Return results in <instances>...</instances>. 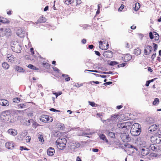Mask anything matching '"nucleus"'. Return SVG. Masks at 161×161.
Here are the masks:
<instances>
[{
    "mask_svg": "<svg viewBox=\"0 0 161 161\" xmlns=\"http://www.w3.org/2000/svg\"><path fill=\"white\" fill-rule=\"evenodd\" d=\"M130 129V133L132 136H139L142 132L141 127L140 125L135 123L133 125Z\"/></svg>",
    "mask_w": 161,
    "mask_h": 161,
    "instance_id": "obj_1",
    "label": "nucleus"
},
{
    "mask_svg": "<svg viewBox=\"0 0 161 161\" xmlns=\"http://www.w3.org/2000/svg\"><path fill=\"white\" fill-rule=\"evenodd\" d=\"M10 114L9 110L3 111L0 114L1 119L7 123H12L13 120L11 119V117Z\"/></svg>",
    "mask_w": 161,
    "mask_h": 161,
    "instance_id": "obj_2",
    "label": "nucleus"
},
{
    "mask_svg": "<svg viewBox=\"0 0 161 161\" xmlns=\"http://www.w3.org/2000/svg\"><path fill=\"white\" fill-rule=\"evenodd\" d=\"M132 123L130 121L119 123L117 125L119 128L127 129L129 126H131Z\"/></svg>",
    "mask_w": 161,
    "mask_h": 161,
    "instance_id": "obj_3",
    "label": "nucleus"
},
{
    "mask_svg": "<svg viewBox=\"0 0 161 161\" xmlns=\"http://www.w3.org/2000/svg\"><path fill=\"white\" fill-rule=\"evenodd\" d=\"M120 137L122 140L125 142H129L131 140V138L129 135L126 133L121 134Z\"/></svg>",
    "mask_w": 161,
    "mask_h": 161,
    "instance_id": "obj_4",
    "label": "nucleus"
},
{
    "mask_svg": "<svg viewBox=\"0 0 161 161\" xmlns=\"http://www.w3.org/2000/svg\"><path fill=\"white\" fill-rule=\"evenodd\" d=\"M49 116L47 115H42L40 118V120L43 122H52L53 119L52 118L51 120L49 119Z\"/></svg>",
    "mask_w": 161,
    "mask_h": 161,
    "instance_id": "obj_5",
    "label": "nucleus"
},
{
    "mask_svg": "<svg viewBox=\"0 0 161 161\" xmlns=\"http://www.w3.org/2000/svg\"><path fill=\"white\" fill-rule=\"evenodd\" d=\"M144 54L145 55H149L153 50L152 47L150 45H147L144 47Z\"/></svg>",
    "mask_w": 161,
    "mask_h": 161,
    "instance_id": "obj_6",
    "label": "nucleus"
},
{
    "mask_svg": "<svg viewBox=\"0 0 161 161\" xmlns=\"http://www.w3.org/2000/svg\"><path fill=\"white\" fill-rule=\"evenodd\" d=\"M12 50L14 52L17 53H20L21 50V46L19 44H18L17 45H15L14 46H11Z\"/></svg>",
    "mask_w": 161,
    "mask_h": 161,
    "instance_id": "obj_7",
    "label": "nucleus"
},
{
    "mask_svg": "<svg viewBox=\"0 0 161 161\" xmlns=\"http://www.w3.org/2000/svg\"><path fill=\"white\" fill-rule=\"evenodd\" d=\"M113 53L111 51L108 50L104 52L103 53V56L108 58H111L113 57Z\"/></svg>",
    "mask_w": 161,
    "mask_h": 161,
    "instance_id": "obj_8",
    "label": "nucleus"
},
{
    "mask_svg": "<svg viewBox=\"0 0 161 161\" xmlns=\"http://www.w3.org/2000/svg\"><path fill=\"white\" fill-rule=\"evenodd\" d=\"M104 133L107 135L109 136L110 137L113 138H115V133L110 131L109 130H105Z\"/></svg>",
    "mask_w": 161,
    "mask_h": 161,
    "instance_id": "obj_9",
    "label": "nucleus"
},
{
    "mask_svg": "<svg viewBox=\"0 0 161 161\" xmlns=\"http://www.w3.org/2000/svg\"><path fill=\"white\" fill-rule=\"evenodd\" d=\"M158 126L159 125H158V124L152 125L148 128V132H151L154 131L157 129Z\"/></svg>",
    "mask_w": 161,
    "mask_h": 161,
    "instance_id": "obj_10",
    "label": "nucleus"
},
{
    "mask_svg": "<svg viewBox=\"0 0 161 161\" xmlns=\"http://www.w3.org/2000/svg\"><path fill=\"white\" fill-rule=\"evenodd\" d=\"M55 153V150L53 148L51 147H49L47 150V155L51 156L53 155Z\"/></svg>",
    "mask_w": 161,
    "mask_h": 161,
    "instance_id": "obj_11",
    "label": "nucleus"
},
{
    "mask_svg": "<svg viewBox=\"0 0 161 161\" xmlns=\"http://www.w3.org/2000/svg\"><path fill=\"white\" fill-rule=\"evenodd\" d=\"M16 34L17 36L20 37H22L25 36V31L22 29H19L16 32Z\"/></svg>",
    "mask_w": 161,
    "mask_h": 161,
    "instance_id": "obj_12",
    "label": "nucleus"
},
{
    "mask_svg": "<svg viewBox=\"0 0 161 161\" xmlns=\"http://www.w3.org/2000/svg\"><path fill=\"white\" fill-rule=\"evenodd\" d=\"M62 143L63 145L64 144L66 145L67 143V140L66 138L64 137H62L61 138H59L55 142V143Z\"/></svg>",
    "mask_w": 161,
    "mask_h": 161,
    "instance_id": "obj_13",
    "label": "nucleus"
},
{
    "mask_svg": "<svg viewBox=\"0 0 161 161\" xmlns=\"http://www.w3.org/2000/svg\"><path fill=\"white\" fill-rule=\"evenodd\" d=\"M8 132L10 135L13 136H16L17 134V131L13 129H10L8 130Z\"/></svg>",
    "mask_w": 161,
    "mask_h": 161,
    "instance_id": "obj_14",
    "label": "nucleus"
},
{
    "mask_svg": "<svg viewBox=\"0 0 161 161\" xmlns=\"http://www.w3.org/2000/svg\"><path fill=\"white\" fill-rule=\"evenodd\" d=\"M14 145L13 143L7 142L5 144L6 147L9 149L12 150L14 148Z\"/></svg>",
    "mask_w": 161,
    "mask_h": 161,
    "instance_id": "obj_15",
    "label": "nucleus"
},
{
    "mask_svg": "<svg viewBox=\"0 0 161 161\" xmlns=\"http://www.w3.org/2000/svg\"><path fill=\"white\" fill-rule=\"evenodd\" d=\"M9 104L8 102L4 99H1L0 100V104L3 106H7Z\"/></svg>",
    "mask_w": 161,
    "mask_h": 161,
    "instance_id": "obj_16",
    "label": "nucleus"
},
{
    "mask_svg": "<svg viewBox=\"0 0 161 161\" xmlns=\"http://www.w3.org/2000/svg\"><path fill=\"white\" fill-rule=\"evenodd\" d=\"M14 68L15 70L18 72L25 73V69L22 67L19 66H15L14 67Z\"/></svg>",
    "mask_w": 161,
    "mask_h": 161,
    "instance_id": "obj_17",
    "label": "nucleus"
},
{
    "mask_svg": "<svg viewBox=\"0 0 161 161\" xmlns=\"http://www.w3.org/2000/svg\"><path fill=\"white\" fill-rule=\"evenodd\" d=\"M10 21L7 19L0 16V22L3 24H8Z\"/></svg>",
    "mask_w": 161,
    "mask_h": 161,
    "instance_id": "obj_18",
    "label": "nucleus"
},
{
    "mask_svg": "<svg viewBox=\"0 0 161 161\" xmlns=\"http://www.w3.org/2000/svg\"><path fill=\"white\" fill-rule=\"evenodd\" d=\"M149 153V150L147 148L146 149L142 148V149L141 154L143 156H145L148 155Z\"/></svg>",
    "mask_w": 161,
    "mask_h": 161,
    "instance_id": "obj_19",
    "label": "nucleus"
},
{
    "mask_svg": "<svg viewBox=\"0 0 161 161\" xmlns=\"http://www.w3.org/2000/svg\"><path fill=\"white\" fill-rule=\"evenodd\" d=\"M4 32L5 36H10L11 35V31L9 28H6L4 29Z\"/></svg>",
    "mask_w": 161,
    "mask_h": 161,
    "instance_id": "obj_20",
    "label": "nucleus"
},
{
    "mask_svg": "<svg viewBox=\"0 0 161 161\" xmlns=\"http://www.w3.org/2000/svg\"><path fill=\"white\" fill-rule=\"evenodd\" d=\"M57 146V147L60 150H63L65 147L66 145L65 144H63L62 143H55Z\"/></svg>",
    "mask_w": 161,
    "mask_h": 161,
    "instance_id": "obj_21",
    "label": "nucleus"
},
{
    "mask_svg": "<svg viewBox=\"0 0 161 161\" xmlns=\"http://www.w3.org/2000/svg\"><path fill=\"white\" fill-rule=\"evenodd\" d=\"M26 103H21L16 105V108H24L27 107Z\"/></svg>",
    "mask_w": 161,
    "mask_h": 161,
    "instance_id": "obj_22",
    "label": "nucleus"
},
{
    "mask_svg": "<svg viewBox=\"0 0 161 161\" xmlns=\"http://www.w3.org/2000/svg\"><path fill=\"white\" fill-rule=\"evenodd\" d=\"M131 58V56L128 54L125 55L124 59L123 60L125 62H127L130 60Z\"/></svg>",
    "mask_w": 161,
    "mask_h": 161,
    "instance_id": "obj_23",
    "label": "nucleus"
},
{
    "mask_svg": "<svg viewBox=\"0 0 161 161\" xmlns=\"http://www.w3.org/2000/svg\"><path fill=\"white\" fill-rule=\"evenodd\" d=\"M141 53V50L139 48L137 47L135 49L134 51V54L135 55H139Z\"/></svg>",
    "mask_w": 161,
    "mask_h": 161,
    "instance_id": "obj_24",
    "label": "nucleus"
},
{
    "mask_svg": "<svg viewBox=\"0 0 161 161\" xmlns=\"http://www.w3.org/2000/svg\"><path fill=\"white\" fill-rule=\"evenodd\" d=\"M46 21V19L45 18L42 16L41 17H40L39 19H38L37 21V23H41L43 22H45Z\"/></svg>",
    "mask_w": 161,
    "mask_h": 161,
    "instance_id": "obj_25",
    "label": "nucleus"
},
{
    "mask_svg": "<svg viewBox=\"0 0 161 161\" xmlns=\"http://www.w3.org/2000/svg\"><path fill=\"white\" fill-rule=\"evenodd\" d=\"M99 137L101 139L105 141L106 142H108V140L107 139L106 136L103 134H100Z\"/></svg>",
    "mask_w": 161,
    "mask_h": 161,
    "instance_id": "obj_26",
    "label": "nucleus"
},
{
    "mask_svg": "<svg viewBox=\"0 0 161 161\" xmlns=\"http://www.w3.org/2000/svg\"><path fill=\"white\" fill-rule=\"evenodd\" d=\"M147 121L149 124H152L154 122V119L151 117H148L147 119Z\"/></svg>",
    "mask_w": 161,
    "mask_h": 161,
    "instance_id": "obj_27",
    "label": "nucleus"
},
{
    "mask_svg": "<svg viewBox=\"0 0 161 161\" xmlns=\"http://www.w3.org/2000/svg\"><path fill=\"white\" fill-rule=\"evenodd\" d=\"M153 33L154 35H155L154 37V42H156V41H158V40L159 38V35L155 31H153Z\"/></svg>",
    "mask_w": 161,
    "mask_h": 161,
    "instance_id": "obj_28",
    "label": "nucleus"
},
{
    "mask_svg": "<svg viewBox=\"0 0 161 161\" xmlns=\"http://www.w3.org/2000/svg\"><path fill=\"white\" fill-rule=\"evenodd\" d=\"M133 7L134 8L135 10H138L141 7V5L140 3H136L133 5Z\"/></svg>",
    "mask_w": 161,
    "mask_h": 161,
    "instance_id": "obj_29",
    "label": "nucleus"
},
{
    "mask_svg": "<svg viewBox=\"0 0 161 161\" xmlns=\"http://www.w3.org/2000/svg\"><path fill=\"white\" fill-rule=\"evenodd\" d=\"M119 63L115 61H108V65L111 66H114L115 65H116L118 64Z\"/></svg>",
    "mask_w": 161,
    "mask_h": 161,
    "instance_id": "obj_30",
    "label": "nucleus"
},
{
    "mask_svg": "<svg viewBox=\"0 0 161 161\" xmlns=\"http://www.w3.org/2000/svg\"><path fill=\"white\" fill-rule=\"evenodd\" d=\"M118 116L119 115L118 114H114L112 115L110 118L112 121L113 122L114 121H115V120L117 119H118Z\"/></svg>",
    "mask_w": 161,
    "mask_h": 161,
    "instance_id": "obj_31",
    "label": "nucleus"
},
{
    "mask_svg": "<svg viewBox=\"0 0 161 161\" xmlns=\"http://www.w3.org/2000/svg\"><path fill=\"white\" fill-rule=\"evenodd\" d=\"M147 148L149 150H152L153 151H155V150L156 149V147L153 144H150L148 147H147Z\"/></svg>",
    "mask_w": 161,
    "mask_h": 161,
    "instance_id": "obj_32",
    "label": "nucleus"
},
{
    "mask_svg": "<svg viewBox=\"0 0 161 161\" xmlns=\"http://www.w3.org/2000/svg\"><path fill=\"white\" fill-rule=\"evenodd\" d=\"M2 67L4 69H8L9 65L7 62H4L2 64Z\"/></svg>",
    "mask_w": 161,
    "mask_h": 161,
    "instance_id": "obj_33",
    "label": "nucleus"
},
{
    "mask_svg": "<svg viewBox=\"0 0 161 161\" xmlns=\"http://www.w3.org/2000/svg\"><path fill=\"white\" fill-rule=\"evenodd\" d=\"M5 36L4 29L3 28H1L0 29V37H3Z\"/></svg>",
    "mask_w": 161,
    "mask_h": 161,
    "instance_id": "obj_34",
    "label": "nucleus"
},
{
    "mask_svg": "<svg viewBox=\"0 0 161 161\" xmlns=\"http://www.w3.org/2000/svg\"><path fill=\"white\" fill-rule=\"evenodd\" d=\"M58 130H63L64 129L65 126L64 125L62 124L58 125L57 126Z\"/></svg>",
    "mask_w": 161,
    "mask_h": 161,
    "instance_id": "obj_35",
    "label": "nucleus"
},
{
    "mask_svg": "<svg viewBox=\"0 0 161 161\" xmlns=\"http://www.w3.org/2000/svg\"><path fill=\"white\" fill-rule=\"evenodd\" d=\"M72 145L76 148H78L80 147V144L78 142H76L73 143Z\"/></svg>",
    "mask_w": 161,
    "mask_h": 161,
    "instance_id": "obj_36",
    "label": "nucleus"
},
{
    "mask_svg": "<svg viewBox=\"0 0 161 161\" xmlns=\"http://www.w3.org/2000/svg\"><path fill=\"white\" fill-rule=\"evenodd\" d=\"M157 139L155 142H153L154 144H159L161 143V137L160 136H157Z\"/></svg>",
    "mask_w": 161,
    "mask_h": 161,
    "instance_id": "obj_37",
    "label": "nucleus"
},
{
    "mask_svg": "<svg viewBox=\"0 0 161 161\" xmlns=\"http://www.w3.org/2000/svg\"><path fill=\"white\" fill-rule=\"evenodd\" d=\"M159 103V99L158 98H155L153 102V104L154 105H157Z\"/></svg>",
    "mask_w": 161,
    "mask_h": 161,
    "instance_id": "obj_38",
    "label": "nucleus"
},
{
    "mask_svg": "<svg viewBox=\"0 0 161 161\" xmlns=\"http://www.w3.org/2000/svg\"><path fill=\"white\" fill-rule=\"evenodd\" d=\"M20 100L19 97H16L13 98V101L14 103H18L20 102Z\"/></svg>",
    "mask_w": 161,
    "mask_h": 161,
    "instance_id": "obj_39",
    "label": "nucleus"
},
{
    "mask_svg": "<svg viewBox=\"0 0 161 161\" xmlns=\"http://www.w3.org/2000/svg\"><path fill=\"white\" fill-rule=\"evenodd\" d=\"M101 120L103 123L105 122V123H107L108 124V123H113V122L112 121L111 118L108 119L107 120H102L101 118Z\"/></svg>",
    "mask_w": 161,
    "mask_h": 161,
    "instance_id": "obj_40",
    "label": "nucleus"
},
{
    "mask_svg": "<svg viewBox=\"0 0 161 161\" xmlns=\"http://www.w3.org/2000/svg\"><path fill=\"white\" fill-rule=\"evenodd\" d=\"M55 1H54L53 3H51V6H49L51 9H52L51 7H52L53 9H54V10H57V9L55 7Z\"/></svg>",
    "mask_w": 161,
    "mask_h": 161,
    "instance_id": "obj_41",
    "label": "nucleus"
},
{
    "mask_svg": "<svg viewBox=\"0 0 161 161\" xmlns=\"http://www.w3.org/2000/svg\"><path fill=\"white\" fill-rule=\"evenodd\" d=\"M38 138L39 139V141H40L41 142H44V140L43 137L42 135H38Z\"/></svg>",
    "mask_w": 161,
    "mask_h": 161,
    "instance_id": "obj_42",
    "label": "nucleus"
},
{
    "mask_svg": "<svg viewBox=\"0 0 161 161\" xmlns=\"http://www.w3.org/2000/svg\"><path fill=\"white\" fill-rule=\"evenodd\" d=\"M157 136H152L151 137L150 140L151 142L153 143V142H155L156 139H157Z\"/></svg>",
    "mask_w": 161,
    "mask_h": 161,
    "instance_id": "obj_43",
    "label": "nucleus"
},
{
    "mask_svg": "<svg viewBox=\"0 0 161 161\" xmlns=\"http://www.w3.org/2000/svg\"><path fill=\"white\" fill-rule=\"evenodd\" d=\"M42 65L46 69H48L50 66V64L47 63H43Z\"/></svg>",
    "mask_w": 161,
    "mask_h": 161,
    "instance_id": "obj_44",
    "label": "nucleus"
},
{
    "mask_svg": "<svg viewBox=\"0 0 161 161\" xmlns=\"http://www.w3.org/2000/svg\"><path fill=\"white\" fill-rule=\"evenodd\" d=\"M89 105L91 106L92 107H97V104L95 103L94 102H93L88 101Z\"/></svg>",
    "mask_w": 161,
    "mask_h": 161,
    "instance_id": "obj_45",
    "label": "nucleus"
},
{
    "mask_svg": "<svg viewBox=\"0 0 161 161\" xmlns=\"http://www.w3.org/2000/svg\"><path fill=\"white\" fill-rule=\"evenodd\" d=\"M64 3L67 5L70 4L73 2L72 0H64Z\"/></svg>",
    "mask_w": 161,
    "mask_h": 161,
    "instance_id": "obj_46",
    "label": "nucleus"
},
{
    "mask_svg": "<svg viewBox=\"0 0 161 161\" xmlns=\"http://www.w3.org/2000/svg\"><path fill=\"white\" fill-rule=\"evenodd\" d=\"M153 51L154 52H156V51L158 48V45L154 43H153Z\"/></svg>",
    "mask_w": 161,
    "mask_h": 161,
    "instance_id": "obj_47",
    "label": "nucleus"
},
{
    "mask_svg": "<svg viewBox=\"0 0 161 161\" xmlns=\"http://www.w3.org/2000/svg\"><path fill=\"white\" fill-rule=\"evenodd\" d=\"M86 71H89V72H95V73H101V71H98L97 70H91L86 69L85 71V72H86Z\"/></svg>",
    "mask_w": 161,
    "mask_h": 161,
    "instance_id": "obj_48",
    "label": "nucleus"
},
{
    "mask_svg": "<svg viewBox=\"0 0 161 161\" xmlns=\"http://www.w3.org/2000/svg\"><path fill=\"white\" fill-rule=\"evenodd\" d=\"M154 35L153 32H152L151 31H150V32H149V38L150 39H151L152 40L153 39L154 37Z\"/></svg>",
    "mask_w": 161,
    "mask_h": 161,
    "instance_id": "obj_49",
    "label": "nucleus"
},
{
    "mask_svg": "<svg viewBox=\"0 0 161 161\" xmlns=\"http://www.w3.org/2000/svg\"><path fill=\"white\" fill-rule=\"evenodd\" d=\"M19 149L21 151H23V150L28 151L29 150V149L26 148L24 146H20Z\"/></svg>",
    "mask_w": 161,
    "mask_h": 161,
    "instance_id": "obj_50",
    "label": "nucleus"
},
{
    "mask_svg": "<svg viewBox=\"0 0 161 161\" xmlns=\"http://www.w3.org/2000/svg\"><path fill=\"white\" fill-rule=\"evenodd\" d=\"M127 63H124L118 65V67L119 68L120 67H123L125 66L126 64Z\"/></svg>",
    "mask_w": 161,
    "mask_h": 161,
    "instance_id": "obj_51",
    "label": "nucleus"
},
{
    "mask_svg": "<svg viewBox=\"0 0 161 161\" xmlns=\"http://www.w3.org/2000/svg\"><path fill=\"white\" fill-rule=\"evenodd\" d=\"M62 93V92H55L54 93V94L55 95L56 97H57L58 96L61 95Z\"/></svg>",
    "mask_w": 161,
    "mask_h": 161,
    "instance_id": "obj_52",
    "label": "nucleus"
},
{
    "mask_svg": "<svg viewBox=\"0 0 161 161\" xmlns=\"http://www.w3.org/2000/svg\"><path fill=\"white\" fill-rule=\"evenodd\" d=\"M31 139V137L30 136H27L26 137V142H30V141Z\"/></svg>",
    "mask_w": 161,
    "mask_h": 161,
    "instance_id": "obj_53",
    "label": "nucleus"
},
{
    "mask_svg": "<svg viewBox=\"0 0 161 161\" xmlns=\"http://www.w3.org/2000/svg\"><path fill=\"white\" fill-rule=\"evenodd\" d=\"M53 70L55 71H56L57 73H59V70L58 69L57 67H53Z\"/></svg>",
    "mask_w": 161,
    "mask_h": 161,
    "instance_id": "obj_54",
    "label": "nucleus"
},
{
    "mask_svg": "<svg viewBox=\"0 0 161 161\" xmlns=\"http://www.w3.org/2000/svg\"><path fill=\"white\" fill-rule=\"evenodd\" d=\"M130 148H131L132 149L133 148V149H135L136 151H137L138 150V149L136 146H134V145H131V144L130 145Z\"/></svg>",
    "mask_w": 161,
    "mask_h": 161,
    "instance_id": "obj_55",
    "label": "nucleus"
},
{
    "mask_svg": "<svg viewBox=\"0 0 161 161\" xmlns=\"http://www.w3.org/2000/svg\"><path fill=\"white\" fill-rule=\"evenodd\" d=\"M76 1V5H79L82 3L81 0H75Z\"/></svg>",
    "mask_w": 161,
    "mask_h": 161,
    "instance_id": "obj_56",
    "label": "nucleus"
},
{
    "mask_svg": "<svg viewBox=\"0 0 161 161\" xmlns=\"http://www.w3.org/2000/svg\"><path fill=\"white\" fill-rule=\"evenodd\" d=\"M83 83H81L80 84H79V83H78L76 84L75 85V86L77 87H80V86H83Z\"/></svg>",
    "mask_w": 161,
    "mask_h": 161,
    "instance_id": "obj_57",
    "label": "nucleus"
},
{
    "mask_svg": "<svg viewBox=\"0 0 161 161\" xmlns=\"http://www.w3.org/2000/svg\"><path fill=\"white\" fill-rule=\"evenodd\" d=\"M113 82L111 81H108L103 83V85L105 86H107L112 84Z\"/></svg>",
    "mask_w": 161,
    "mask_h": 161,
    "instance_id": "obj_58",
    "label": "nucleus"
},
{
    "mask_svg": "<svg viewBox=\"0 0 161 161\" xmlns=\"http://www.w3.org/2000/svg\"><path fill=\"white\" fill-rule=\"evenodd\" d=\"M50 110L51 111L53 112H58L60 111L57 110L56 109H55V108H50Z\"/></svg>",
    "mask_w": 161,
    "mask_h": 161,
    "instance_id": "obj_59",
    "label": "nucleus"
},
{
    "mask_svg": "<svg viewBox=\"0 0 161 161\" xmlns=\"http://www.w3.org/2000/svg\"><path fill=\"white\" fill-rule=\"evenodd\" d=\"M34 66L31 64H29L28 65V67L30 69H33L34 68Z\"/></svg>",
    "mask_w": 161,
    "mask_h": 161,
    "instance_id": "obj_60",
    "label": "nucleus"
},
{
    "mask_svg": "<svg viewBox=\"0 0 161 161\" xmlns=\"http://www.w3.org/2000/svg\"><path fill=\"white\" fill-rule=\"evenodd\" d=\"M94 52L95 53V54L96 55H97L99 57L100 56L101 54L99 51H94Z\"/></svg>",
    "mask_w": 161,
    "mask_h": 161,
    "instance_id": "obj_61",
    "label": "nucleus"
},
{
    "mask_svg": "<svg viewBox=\"0 0 161 161\" xmlns=\"http://www.w3.org/2000/svg\"><path fill=\"white\" fill-rule=\"evenodd\" d=\"M92 150L94 152H97L99 150L98 149L95 148H92Z\"/></svg>",
    "mask_w": 161,
    "mask_h": 161,
    "instance_id": "obj_62",
    "label": "nucleus"
},
{
    "mask_svg": "<svg viewBox=\"0 0 161 161\" xmlns=\"http://www.w3.org/2000/svg\"><path fill=\"white\" fill-rule=\"evenodd\" d=\"M130 144L128 143H125V144L124 145H125V146L127 148H130Z\"/></svg>",
    "mask_w": 161,
    "mask_h": 161,
    "instance_id": "obj_63",
    "label": "nucleus"
},
{
    "mask_svg": "<svg viewBox=\"0 0 161 161\" xmlns=\"http://www.w3.org/2000/svg\"><path fill=\"white\" fill-rule=\"evenodd\" d=\"M158 136H161V130H158L157 131V133L156 134Z\"/></svg>",
    "mask_w": 161,
    "mask_h": 161,
    "instance_id": "obj_64",
    "label": "nucleus"
}]
</instances>
